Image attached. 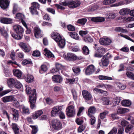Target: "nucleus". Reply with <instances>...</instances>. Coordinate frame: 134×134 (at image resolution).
<instances>
[{
    "label": "nucleus",
    "instance_id": "nucleus-57",
    "mask_svg": "<svg viewBox=\"0 0 134 134\" xmlns=\"http://www.w3.org/2000/svg\"><path fill=\"white\" fill-rule=\"evenodd\" d=\"M67 27V29L69 31H74L75 30L74 26L71 25L69 24L68 25Z\"/></svg>",
    "mask_w": 134,
    "mask_h": 134
},
{
    "label": "nucleus",
    "instance_id": "nucleus-64",
    "mask_svg": "<svg viewBox=\"0 0 134 134\" xmlns=\"http://www.w3.org/2000/svg\"><path fill=\"white\" fill-rule=\"evenodd\" d=\"M94 56L95 57L101 58L102 57H103V55L98 52H97L95 53L94 54Z\"/></svg>",
    "mask_w": 134,
    "mask_h": 134
},
{
    "label": "nucleus",
    "instance_id": "nucleus-6",
    "mask_svg": "<svg viewBox=\"0 0 134 134\" xmlns=\"http://www.w3.org/2000/svg\"><path fill=\"white\" fill-rule=\"evenodd\" d=\"M52 126L55 130H59L62 128V123L58 119H54L52 121Z\"/></svg>",
    "mask_w": 134,
    "mask_h": 134
},
{
    "label": "nucleus",
    "instance_id": "nucleus-53",
    "mask_svg": "<svg viewBox=\"0 0 134 134\" xmlns=\"http://www.w3.org/2000/svg\"><path fill=\"white\" fill-rule=\"evenodd\" d=\"M52 38L54 39L55 38H56L57 37H60V34L57 32H53L51 34Z\"/></svg>",
    "mask_w": 134,
    "mask_h": 134
},
{
    "label": "nucleus",
    "instance_id": "nucleus-28",
    "mask_svg": "<svg viewBox=\"0 0 134 134\" xmlns=\"http://www.w3.org/2000/svg\"><path fill=\"white\" fill-rule=\"evenodd\" d=\"M101 62L103 66L107 67L109 64V61L108 59L103 57L101 59Z\"/></svg>",
    "mask_w": 134,
    "mask_h": 134
},
{
    "label": "nucleus",
    "instance_id": "nucleus-21",
    "mask_svg": "<svg viewBox=\"0 0 134 134\" xmlns=\"http://www.w3.org/2000/svg\"><path fill=\"white\" fill-rule=\"evenodd\" d=\"M11 126L15 134H19V129L17 124L13 123L12 124Z\"/></svg>",
    "mask_w": 134,
    "mask_h": 134
},
{
    "label": "nucleus",
    "instance_id": "nucleus-24",
    "mask_svg": "<svg viewBox=\"0 0 134 134\" xmlns=\"http://www.w3.org/2000/svg\"><path fill=\"white\" fill-rule=\"evenodd\" d=\"M13 73L14 75L18 78H20L22 74V72L20 70L14 69L13 70Z\"/></svg>",
    "mask_w": 134,
    "mask_h": 134
},
{
    "label": "nucleus",
    "instance_id": "nucleus-17",
    "mask_svg": "<svg viewBox=\"0 0 134 134\" xmlns=\"http://www.w3.org/2000/svg\"><path fill=\"white\" fill-rule=\"evenodd\" d=\"M20 46L23 50L25 52H29L31 50V48L26 44L23 42H21L20 44Z\"/></svg>",
    "mask_w": 134,
    "mask_h": 134
},
{
    "label": "nucleus",
    "instance_id": "nucleus-22",
    "mask_svg": "<svg viewBox=\"0 0 134 134\" xmlns=\"http://www.w3.org/2000/svg\"><path fill=\"white\" fill-rule=\"evenodd\" d=\"M96 111V109L94 106H91L88 109V116H92V114H95Z\"/></svg>",
    "mask_w": 134,
    "mask_h": 134
},
{
    "label": "nucleus",
    "instance_id": "nucleus-39",
    "mask_svg": "<svg viewBox=\"0 0 134 134\" xmlns=\"http://www.w3.org/2000/svg\"><path fill=\"white\" fill-rule=\"evenodd\" d=\"M86 125L85 124L80 125L77 129V132L78 133H81L85 129Z\"/></svg>",
    "mask_w": 134,
    "mask_h": 134
},
{
    "label": "nucleus",
    "instance_id": "nucleus-26",
    "mask_svg": "<svg viewBox=\"0 0 134 134\" xmlns=\"http://www.w3.org/2000/svg\"><path fill=\"white\" fill-rule=\"evenodd\" d=\"M91 20L92 21L96 22H102L104 21L105 19L103 17H93L91 18Z\"/></svg>",
    "mask_w": 134,
    "mask_h": 134
},
{
    "label": "nucleus",
    "instance_id": "nucleus-3",
    "mask_svg": "<svg viewBox=\"0 0 134 134\" xmlns=\"http://www.w3.org/2000/svg\"><path fill=\"white\" fill-rule=\"evenodd\" d=\"M62 109V106L55 107L53 108L51 112V115L52 116H55L59 114L60 118L62 119H64L65 118V115L64 113L61 111Z\"/></svg>",
    "mask_w": 134,
    "mask_h": 134
},
{
    "label": "nucleus",
    "instance_id": "nucleus-4",
    "mask_svg": "<svg viewBox=\"0 0 134 134\" xmlns=\"http://www.w3.org/2000/svg\"><path fill=\"white\" fill-rule=\"evenodd\" d=\"M63 56L65 59L69 61H74L82 59L81 57L77 56L75 54L72 53H68L66 55H64Z\"/></svg>",
    "mask_w": 134,
    "mask_h": 134
},
{
    "label": "nucleus",
    "instance_id": "nucleus-10",
    "mask_svg": "<svg viewBox=\"0 0 134 134\" xmlns=\"http://www.w3.org/2000/svg\"><path fill=\"white\" fill-rule=\"evenodd\" d=\"M99 41L101 44L105 46L109 45L112 42L111 40L108 38H101Z\"/></svg>",
    "mask_w": 134,
    "mask_h": 134
},
{
    "label": "nucleus",
    "instance_id": "nucleus-61",
    "mask_svg": "<svg viewBox=\"0 0 134 134\" xmlns=\"http://www.w3.org/2000/svg\"><path fill=\"white\" fill-rule=\"evenodd\" d=\"M43 19L48 21H51V18H50L49 15L47 14H46L44 15Z\"/></svg>",
    "mask_w": 134,
    "mask_h": 134
},
{
    "label": "nucleus",
    "instance_id": "nucleus-9",
    "mask_svg": "<svg viewBox=\"0 0 134 134\" xmlns=\"http://www.w3.org/2000/svg\"><path fill=\"white\" fill-rule=\"evenodd\" d=\"M9 4V2L8 0H0V6L3 10H7Z\"/></svg>",
    "mask_w": 134,
    "mask_h": 134
},
{
    "label": "nucleus",
    "instance_id": "nucleus-38",
    "mask_svg": "<svg viewBox=\"0 0 134 134\" xmlns=\"http://www.w3.org/2000/svg\"><path fill=\"white\" fill-rule=\"evenodd\" d=\"M72 70L75 74H76L79 75L80 73L81 69L80 67L79 66L74 67L72 68Z\"/></svg>",
    "mask_w": 134,
    "mask_h": 134
},
{
    "label": "nucleus",
    "instance_id": "nucleus-49",
    "mask_svg": "<svg viewBox=\"0 0 134 134\" xmlns=\"http://www.w3.org/2000/svg\"><path fill=\"white\" fill-rule=\"evenodd\" d=\"M55 67L59 71L63 69V66L61 64L58 63H57L55 65Z\"/></svg>",
    "mask_w": 134,
    "mask_h": 134
},
{
    "label": "nucleus",
    "instance_id": "nucleus-36",
    "mask_svg": "<svg viewBox=\"0 0 134 134\" xmlns=\"http://www.w3.org/2000/svg\"><path fill=\"white\" fill-rule=\"evenodd\" d=\"M102 103L104 105H108L110 102L109 98L107 97H104L102 99Z\"/></svg>",
    "mask_w": 134,
    "mask_h": 134
},
{
    "label": "nucleus",
    "instance_id": "nucleus-33",
    "mask_svg": "<svg viewBox=\"0 0 134 134\" xmlns=\"http://www.w3.org/2000/svg\"><path fill=\"white\" fill-rule=\"evenodd\" d=\"M25 79L26 81L28 83H31L34 81V77L31 75H28L27 77H25Z\"/></svg>",
    "mask_w": 134,
    "mask_h": 134
},
{
    "label": "nucleus",
    "instance_id": "nucleus-30",
    "mask_svg": "<svg viewBox=\"0 0 134 134\" xmlns=\"http://www.w3.org/2000/svg\"><path fill=\"white\" fill-rule=\"evenodd\" d=\"M96 51L103 55V54L105 52V48L102 47H94Z\"/></svg>",
    "mask_w": 134,
    "mask_h": 134
},
{
    "label": "nucleus",
    "instance_id": "nucleus-1",
    "mask_svg": "<svg viewBox=\"0 0 134 134\" xmlns=\"http://www.w3.org/2000/svg\"><path fill=\"white\" fill-rule=\"evenodd\" d=\"M25 91L27 94H31L30 95L29 97V102L30 104V107L33 109L36 107L35 103L37 98L36 90L34 89L32 90L31 88L29 85L25 86Z\"/></svg>",
    "mask_w": 134,
    "mask_h": 134
},
{
    "label": "nucleus",
    "instance_id": "nucleus-47",
    "mask_svg": "<svg viewBox=\"0 0 134 134\" xmlns=\"http://www.w3.org/2000/svg\"><path fill=\"white\" fill-rule=\"evenodd\" d=\"M133 127V126L131 125H129L126 126L125 129V131L126 132L128 133L132 129Z\"/></svg>",
    "mask_w": 134,
    "mask_h": 134
},
{
    "label": "nucleus",
    "instance_id": "nucleus-50",
    "mask_svg": "<svg viewBox=\"0 0 134 134\" xmlns=\"http://www.w3.org/2000/svg\"><path fill=\"white\" fill-rule=\"evenodd\" d=\"M32 55L34 57H38L40 55V53L38 50L35 51H33Z\"/></svg>",
    "mask_w": 134,
    "mask_h": 134
},
{
    "label": "nucleus",
    "instance_id": "nucleus-31",
    "mask_svg": "<svg viewBox=\"0 0 134 134\" xmlns=\"http://www.w3.org/2000/svg\"><path fill=\"white\" fill-rule=\"evenodd\" d=\"M0 33L6 39H7L8 37V35L7 32L4 29L1 27L0 28Z\"/></svg>",
    "mask_w": 134,
    "mask_h": 134
},
{
    "label": "nucleus",
    "instance_id": "nucleus-35",
    "mask_svg": "<svg viewBox=\"0 0 134 134\" xmlns=\"http://www.w3.org/2000/svg\"><path fill=\"white\" fill-rule=\"evenodd\" d=\"M48 70L47 67L46 65H41L39 70V72L41 74H43L46 72Z\"/></svg>",
    "mask_w": 134,
    "mask_h": 134
},
{
    "label": "nucleus",
    "instance_id": "nucleus-2",
    "mask_svg": "<svg viewBox=\"0 0 134 134\" xmlns=\"http://www.w3.org/2000/svg\"><path fill=\"white\" fill-rule=\"evenodd\" d=\"M13 29L16 34L11 33L12 36L15 39L21 40L22 38L24 32V30L23 27L20 25H16L13 26Z\"/></svg>",
    "mask_w": 134,
    "mask_h": 134
},
{
    "label": "nucleus",
    "instance_id": "nucleus-12",
    "mask_svg": "<svg viewBox=\"0 0 134 134\" xmlns=\"http://www.w3.org/2000/svg\"><path fill=\"white\" fill-rule=\"evenodd\" d=\"M2 101L4 103L15 101V99L13 96H9L3 97Z\"/></svg>",
    "mask_w": 134,
    "mask_h": 134
},
{
    "label": "nucleus",
    "instance_id": "nucleus-54",
    "mask_svg": "<svg viewBox=\"0 0 134 134\" xmlns=\"http://www.w3.org/2000/svg\"><path fill=\"white\" fill-rule=\"evenodd\" d=\"M91 118L90 123L91 125H93L96 122L95 117L93 116H88Z\"/></svg>",
    "mask_w": 134,
    "mask_h": 134
},
{
    "label": "nucleus",
    "instance_id": "nucleus-5",
    "mask_svg": "<svg viewBox=\"0 0 134 134\" xmlns=\"http://www.w3.org/2000/svg\"><path fill=\"white\" fill-rule=\"evenodd\" d=\"M31 5L29 9L31 14L32 15H38L37 9H39L40 5L37 2H33L31 3Z\"/></svg>",
    "mask_w": 134,
    "mask_h": 134
},
{
    "label": "nucleus",
    "instance_id": "nucleus-40",
    "mask_svg": "<svg viewBox=\"0 0 134 134\" xmlns=\"http://www.w3.org/2000/svg\"><path fill=\"white\" fill-rule=\"evenodd\" d=\"M83 53L85 55H88L89 53V50L88 47L86 46H84L82 48Z\"/></svg>",
    "mask_w": 134,
    "mask_h": 134
},
{
    "label": "nucleus",
    "instance_id": "nucleus-42",
    "mask_svg": "<svg viewBox=\"0 0 134 134\" xmlns=\"http://www.w3.org/2000/svg\"><path fill=\"white\" fill-rule=\"evenodd\" d=\"M16 18L21 20L24 19L25 17L24 15L20 13H18L16 14Z\"/></svg>",
    "mask_w": 134,
    "mask_h": 134
},
{
    "label": "nucleus",
    "instance_id": "nucleus-16",
    "mask_svg": "<svg viewBox=\"0 0 134 134\" xmlns=\"http://www.w3.org/2000/svg\"><path fill=\"white\" fill-rule=\"evenodd\" d=\"M0 20L1 23L6 24H11L13 23L12 19L9 18L1 17L0 18Z\"/></svg>",
    "mask_w": 134,
    "mask_h": 134
},
{
    "label": "nucleus",
    "instance_id": "nucleus-18",
    "mask_svg": "<svg viewBox=\"0 0 134 134\" xmlns=\"http://www.w3.org/2000/svg\"><path fill=\"white\" fill-rule=\"evenodd\" d=\"M81 4L80 2L78 1L70 2V8H74L79 7Z\"/></svg>",
    "mask_w": 134,
    "mask_h": 134
},
{
    "label": "nucleus",
    "instance_id": "nucleus-44",
    "mask_svg": "<svg viewBox=\"0 0 134 134\" xmlns=\"http://www.w3.org/2000/svg\"><path fill=\"white\" fill-rule=\"evenodd\" d=\"M23 114L28 115L30 113V111L29 109L25 107H24L22 108Z\"/></svg>",
    "mask_w": 134,
    "mask_h": 134
},
{
    "label": "nucleus",
    "instance_id": "nucleus-58",
    "mask_svg": "<svg viewBox=\"0 0 134 134\" xmlns=\"http://www.w3.org/2000/svg\"><path fill=\"white\" fill-rule=\"evenodd\" d=\"M129 122L125 120H124L121 121V125H122L121 127H126L128 125H129Z\"/></svg>",
    "mask_w": 134,
    "mask_h": 134
},
{
    "label": "nucleus",
    "instance_id": "nucleus-19",
    "mask_svg": "<svg viewBox=\"0 0 134 134\" xmlns=\"http://www.w3.org/2000/svg\"><path fill=\"white\" fill-rule=\"evenodd\" d=\"M43 113V112L42 110H40L37 111L35 113H33L32 115V118L34 119H36L38 117L41 115Z\"/></svg>",
    "mask_w": 134,
    "mask_h": 134
},
{
    "label": "nucleus",
    "instance_id": "nucleus-27",
    "mask_svg": "<svg viewBox=\"0 0 134 134\" xmlns=\"http://www.w3.org/2000/svg\"><path fill=\"white\" fill-rule=\"evenodd\" d=\"M85 42L88 43H92L93 41V39L89 35H86L85 37L82 38Z\"/></svg>",
    "mask_w": 134,
    "mask_h": 134
},
{
    "label": "nucleus",
    "instance_id": "nucleus-63",
    "mask_svg": "<svg viewBox=\"0 0 134 134\" xmlns=\"http://www.w3.org/2000/svg\"><path fill=\"white\" fill-rule=\"evenodd\" d=\"M72 94L74 99L75 100H76L77 99V93L75 91H71Z\"/></svg>",
    "mask_w": 134,
    "mask_h": 134
},
{
    "label": "nucleus",
    "instance_id": "nucleus-14",
    "mask_svg": "<svg viewBox=\"0 0 134 134\" xmlns=\"http://www.w3.org/2000/svg\"><path fill=\"white\" fill-rule=\"evenodd\" d=\"M54 82L55 83H61L63 81V78L60 75H54L52 77Z\"/></svg>",
    "mask_w": 134,
    "mask_h": 134
},
{
    "label": "nucleus",
    "instance_id": "nucleus-48",
    "mask_svg": "<svg viewBox=\"0 0 134 134\" xmlns=\"http://www.w3.org/2000/svg\"><path fill=\"white\" fill-rule=\"evenodd\" d=\"M30 126L32 129V130L31 132V134H36L38 131L37 128L35 126L30 125Z\"/></svg>",
    "mask_w": 134,
    "mask_h": 134
},
{
    "label": "nucleus",
    "instance_id": "nucleus-45",
    "mask_svg": "<svg viewBox=\"0 0 134 134\" xmlns=\"http://www.w3.org/2000/svg\"><path fill=\"white\" fill-rule=\"evenodd\" d=\"M115 30L116 31L122 33H124L127 32V31L126 30L120 27H116L115 29Z\"/></svg>",
    "mask_w": 134,
    "mask_h": 134
},
{
    "label": "nucleus",
    "instance_id": "nucleus-41",
    "mask_svg": "<svg viewBox=\"0 0 134 134\" xmlns=\"http://www.w3.org/2000/svg\"><path fill=\"white\" fill-rule=\"evenodd\" d=\"M87 21V20L86 18H81L79 19L77 21V23L83 25L85 24Z\"/></svg>",
    "mask_w": 134,
    "mask_h": 134
},
{
    "label": "nucleus",
    "instance_id": "nucleus-52",
    "mask_svg": "<svg viewBox=\"0 0 134 134\" xmlns=\"http://www.w3.org/2000/svg\"><path fill=\"white\" fill-rule=\"evenodd\" d=\"M93 91L95 93H103L104 92L105 93H107V92L104 91L103 90L98 89L97 88H95L93 90Z\"/></svg>",
    "mask_w": 134,
    "mask_h": 134
},
{
    "label": "nucleus",
    "instance_id": "nucleus-62",
    "mask_svg": "<svg viewBox=\"0 0 134 134\" xmlns=\"http://www.w3.org/2000/svg\"><path fill=\"white\" fill-rule=\"evenodd\" d=\"M107 112L104 111L100 114V118L101 119H104L106 115L107 114Z\"/></svg>",
    "mask_w": 134,
    "mask_h": 134
},
{
    "label": "nucleus",
    "instance_id": "nucleus-32",
    "mask_svg": "<svg viewBox=\"0 0 134 134\" xmlns=\"http://www.w3.org/2000/svg\"><path fill=\"white\" fill-rule=\"evenodd\" d=\"M44 55H47V57L49 58L51 57H54V55L49 50H47V48H45L44 49Z\"/></svg>",
    "mask_w": 134,
    "mask_h": 134
},
{
    "label": "nucleus",
    "instance_id": "nucleus-8",
    "mask_svg": "<svg viewBox=\"0 0 134 134\" xmlns=\"http://www.w3.org/2000/svg\"><path fill=\"white\" fill-rule=\"evenodd\" d=\"M66 114L69 117H73L75 113L74 106L71 105L68 106L66 109Z\"/></svg>",
    "mask_w": 134,
    "mask_h": 134
},
{
    "label": "nucleus",
    "instance_id": "nucleus-11",
    "mask_svg": "<svg viewBox=\"0 0 134 134\" xmlns=\"http://www.w3.org/2000/svg\"><path fill=\"white\" fill-rule=\"evenodd\" d=\"M10 110L12 114L13 120L15 121H17L18 119L19 116L18 110L13 108H10Z\"/></svg>",
    "mask_w": 134,
    "mask_h": 134
},
{
    "label": "nucleus",
    "instance_id": "nucleus-51",
    "mask_svg": "<svg viewBox=\"0 0 134 134\" xmlns=\"http://www.w3.org/2000/svg\"><path fill=\"white\" fill-rule=\"evenodd\" d=\"M75 122L76 124L78 125H82L83 122V120L80 118H77L75 120Z\"/></svg>",
    "mask_w": 134,
    "mask_h": 134
},
{
    "label": "nucleus",
    "instance_id": "nucleus-55",
    "mask_svg": "<svg viewBox=\"0 0 134 134\" xmlns=\"http://www.w3.org/2000/svg\"><path fill=\"white\" fill-rule=\"evenodd\" d=\"M15 84L14 87L18 89L21 88L22 86V84L18 80H17L16 83Z\"/></svg>",
    "mask_w": 134,
    "mask_h": 134
},
{
    "label": "nucleus",
    "instance_id": "nucleus-37",
    "mask_svg": "<svg viewBox=\"0 0 134 134\" xmlns=\"http://www.w3.org/2000/svg\"><path fill=\"white\" fill-rule=\"evenodd\" d=\"M32 63V62L30 59L27 60L26 59H23L21 63L23 65L27 64L31 65Z\"/></svg>",
    "mask_w": 134,
    "mask_h": 134
},
{
    "label": "nucleus",
    "instance_id": "nucleus-23",
    "mask_svg": "<svg viewBox=\"0 0 134 134\" xmlns=\"http://www.w3.org/2000/svg\"><path fill=\"white\" fill-rule=\"evenodd\" d=\"M118 114H122L129 111V109L126 108L119 107L117 110Z\"/></svg>",
    "mask_w": 134,
    "mask_h": 134
},
{
    "label": "nucleus",
    "instance_id": "nucleus-20",
    "mask_svg": "<svg viewBox=\"0 0 134 134\" xmlns=\"http://www.w3.org/2000/svg\"><path fill=\"white\" fill-rule=\"evenodd\" d=\"M69 35L72 38L76 40L80 39V37L76 32H68Z\"/></svg>",
    "mask_w": 134,
    "mask_h": 134
},
{
    "label": "nucleus",
    "instance_id": "nucleus-59",
    "mask_svg": "<svg viewBox=\"0 0 134 134\" xmlns=\"http://www.w3.org/2000/svg\"><path fill=\"white\" fill-rule=\"evenodd\" d=\"M117 132V128L113 127V129L108 133V134H116Z\"/></svg>",
    "mask_w": 134,
    "mask_h": 134
},
{
    "label": "nucleus",
    "instance_id": "nucleus-34",
    "mask_svg": "<svg viewBox=\"0 0 134 134\" xmlns=\"http://www.w3.org/2000/svg\"><path fill=\"white\" fill-rule=\"evenodd\" d=\"M121 104L122 105L126 107L130 106L131 104V101L129 100H124L121 102Z\"/></svg>",
    "mask_w": 134,
    "mask_h": 134
},
{
    "label": "nucleus",
    "instance_id": "nucleus-15",
    "mask_svg": "<svg viewBox=\"0 0 134 134\" xmlns=\"http://www.w3.org/2000/svg\"><path fill=\"white\" fill-rule=\"evenodd\" d=\"M17 80L13 79V78H10L8 79L7 81V83L8 86L10 88L14 87L17 81Z\"/></svg>",
    "mask_w": 134,
    "mask_h": 134
},
{
    "label": "nucleus",
    "instance_id": "nucleus-25",
    "mask_svg": "<svg viewBox=\"0 0 134 134\" xmlns=\"http://www.w3.org/2000/svg\"><path fill=\"white\" fill-rule=\"evenodd\" d=\"M34 35L37 38H41L42 36L41 33V30L39 29L36 27L35 29Z\"/></svg>",
    "mask_w": 134,
    "mask_h": 134
},
{
    "label": "nucleus",
    "instance_id": "nucleus-29",
    "mask_svg": "<svg viewBox=\"0 0 134 134\" xmlns=\"http://www.w3.org/2000/svg\"><path fill=\"white\" fill-rule=\"evenodd\" d=\"M58 46L61 48H63L65 44V40L62 38L57 42Z\"/></svg>",
    "mask_w": 134,
    "mask_h": 134
},
{
    "label": "nucleus",
    "instance_id": "nucleus-43",
    "mask_svg": "<svg viewBox=\"0 0 134 134\" xmlns=\"http://www.w3.org/2000/svg\"><path fill=\"white\" fill-rule=\"evenodd\" d=\"M99 80H112L113 78L112 77H110L107 76H105L100 75L99 76Z\"/></svg>",
    "mask_w": 134,
    "mask_h": 134
},
{
    "label": "nucleus",
    "instance_id": "nucleus-7",
    "mask_svg": "<svg viewBox=\"0 0 134 134\" xmlns=\"http://www.w3.org/2000/svg\"><path fill=\"white\" fill-rule=\"evenodd\" d=\"M95 68L94 66L91 64L86 67L84 69L85 73L86 75H90L94 72Z\"/></svg>",
    "mask_w": 134,
    "mask_h": 134
},
{
    "label": "nucleus",
    "instance_id": "nucleus-13",
    "mask_svg": "<svg viewBox=\"0 0 134 134\" xmlns=\"http://www.w3.org/2000/svg\"><path fill=\"white\" fill-rule=\"evenodd\" d=\"M83 98L86 100H89L92 98V95L90 93L86 90H83L82 92Z\"/></svg>",
    "mask_w": 134,
    "mask_h": 134
},
{
    "label": "nucleus",
    "instance_id": "nucleus-60",
    "mask_svg": "<svg viewBox=\"0 0 134 134\" xmlns=\"http://www.w3.org/2000/svg\"><path fill=\"white\" fill-rule=\"evenodd\" d=\"M10 92V90H7L3 91H2L0 92V96H2L5 94L9 93Z\"/></svg>",
    "mask_w": 134,
    "mask_h": 134
},
{
    "label": "nucleus",
    "instance_id": "nucleus-46",
    "mask_svg": "<svg viewBox=\"0 0 134 134\" xmlns=\"http://www.w3.org/2000/svg\"><path fill=\"white\" fill-rule=\"evenodd\" d=\"M88 33V31H80L79 32V35L82 37V38L85 37Z\"/></svg>",
    "mask_w": 134,
    "mask_h": 134
},
{
    "label": "nucleus",
    "instance_id": "nucleus-56",
    "mask_svg": "<svg viewBox=\"0 0 134 134\" xmlns=\"http://www.w3.org/2000/svg\"><path fill=\"white\" fill-rule=\"evenodd\" d=\"M127 76L131 79L134 80V74L132 72L129 71L126 73Z\"/></svg>",
    "mask_w": 134,
    "mask_h": 134
}]
</instances>
